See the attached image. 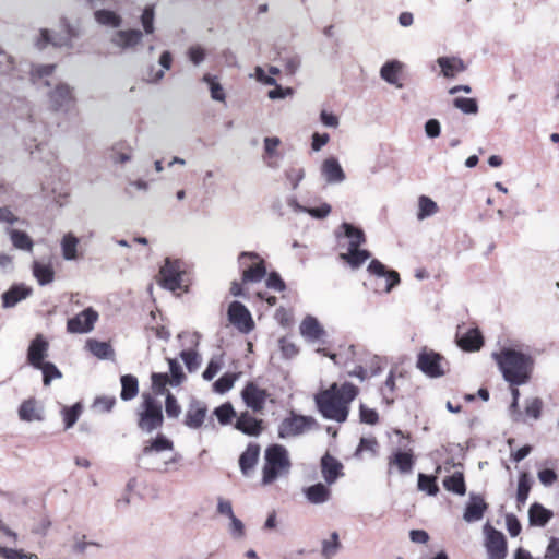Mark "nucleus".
Returning <instances> with one entry per match:
<instances>
[{
	"mask_svg": "<svg viewBox=\"0 0 559 559\" xmlns=\"http://www.w3.org/2000/svg\"><path fill=\"white\" fill-rule=\"evenodd\" d=\"M358 394V389L349 382L342 385L333 383L329 389L319 392L314 401L320 414L330 420L344 423L349 413V404Z\"/></svg>",
	"mask_w": 559,
	"mask_h": 559,
	"instance_id": "obj_1",
	"label": "nucleus"
},
{
	"mask_svg": "<svg viewBox=\"0 0 559 559\" xmlns=\"http://www.w3.org/2000/svg\"><path fill=\"white\" fill-rule=\"evenodd\" d=\"M503 379L511 385L525 384L532 373L533 359L530 355L512 348H502L492 354Z\"/></svg>",
	"mask_w": 559,
	"mask_h": 559,
	"instance_id": "obj_2",
	"label": "nucleus"
},
{
	"mask_svg": "<svg viewBox=\"0 0 559 559\" xmlns=\"http://www.w3.org/2000/svg\"><path fill=\"white\" fill-rule=\"evenodd\" d=\"M292 461L288 450L282 444H271L264 452V465L262 468V485L273 484L281 477L289 475Z\"/></svg>",
	"mask_w": 559,
	"mask_h": 559,
	"instance_id": "obj_3",
	"label": "nucleus"
},
{
	"mask_svg": "<svg viewBox=\"0 0 559 559\" xmlns=\"http://www.w3.org/2000/svg\"><path fill=\"white\" fill-rule=\"evenodd\" d=\"M174 450V442L165 435L158 433L155 438L147 440L141 453L138 455L139 464H144L147 468L159 472H167L170 464H176L180 461L181 455L178 453L173 454L169 459L165 460L162 464H155L152 459L166 451Z\"/></svg>",
	"mask_w": 559,
	"mask_h": 559,
	"instance_id": "obj_4",
	"label": "nucleus"
},
{
	"mask_svg": "<svg viewBox=\"0 0 559 559\" xmlns=\"http://www.w3.org/2000/svg\"><path fill=\"white\" fill-rule=\"evenodd\" d=\"M164 423L162 405L156 399L150 394L142 395V403L138 411V427L146 433L159 429Z\"/></svg>",
	"mask_w": 559,
	"mask_h": 559,
	"instance_id": "obj_5",
	"label": "nucleus"
},
{
	"mask_svg": "<svg viewBox=\"0 0 559 559\" xmlns=\"http://www.w3.org/2000/svg\"><path fill=\"white\" fill-rule=\"evenodd\" d=\"M238 263L242 269L245 283H259L266 275L265 262L257 252L242 251L238 257Z\"/></svg>",
	"mask_w": 559,
	"mask_h": 559,
	"instance_id": "obj_6",
	"label": "nucleus"
},
{
	"mask_svg": "<svg viewBox=\"0 0 559 559\" xmlns=\"http://www.w3.org/2000/svg\"><path fill=\"white\" fill-rule=\"evenodd\" d=\"M317 426V421L311 416L298 415L294 412L286 418H284L278 426V437L281 439H288L301 436L313 427Z\"/></svg>",
	"mask_w": 559,
	"mask_h": 559,
	"instance_id": "obj_7",
	"label": "nucleus"
},
{
	"mask_svg": "<svg viewBox=\"0 0 559 559\" xmlns=\"http://www.w3.org/2000/svg\"><path fill=\"white\" fill-rule=\"evenodd\" d=\"M48 99L50 107L58 112L69 114L75 109L76 97L74 88L67 83L60 82L49 91Z\"/></svg>",
	"mask_w": 559,
	"mask_h": 559,
	"instance_id": "obj_8",
	"label": "nucleus"
},
{
	"mask_svg": "<svg viewBox=\"0 0 559 559\" xmlns=\"http://www.w3.org/2000/svg\"><path fill=\"white\" fill-rule=\"evenodd\" d=\"M484 535L488 559H506L508 548L503 533L486 523L484 525Z\"/></svg>",
	"mask_w": 559,
	"mask_h": 559,
	"instance_id": "obj_9",
	"label": "nucleus"
},
{
	"mask_svg": "<svg viewBox=\"0 0 559 559\" xmlns=\"http://www.w3.org/2000/svg\"><path fill=\"white\" fill-rule=\"evenodd\" d=\"M409 440L401 441L400 447L389 456V473L396 467L401 474H411L415 465L413 449L408 447Z\"/></svg>",
	"mask_w": 559,
	"mask_h": 559,
	"instance_id": "obj_10",
	"label": "nucleus"
},
{
	"mask_svg": "<svg viewBox=\"0 0 559 559\" xmlns=\"http://www.w3.org/2000/svg\"><path fill=\"white\" fill-rule=\"evenodd\" d=\"M79 36V32L67 24L60 34H51L48 29H41L40 36L36 41V46L43 49L46 45L51 44L53 47L72 48V39Z\"/></svg>",
	"mask_w": 559,
	"mask_h": 559,
	"instance_id": "obj_11",
	"label": "nucleus"
},
{
	"mask_svg": "<svg viewBox=\"0 0 559 559\" xmlns=\"http://www.w3.org/2000/svg\"><path fill=\"white\" fill-rule=\"evenodd\" d=\"M160 285L171 292L181 288L182 270L179 260L166 259L165 264L160 267Z\"/></svg>",
	"mask_w": 559,
	"mask_h": 559,
	"instance_id": "obj_12",
	"label": "nucleus"
},
{
	"mask_svg": "<svg viewBox=\"0 0 559 559\" xmlns=\"http://www.w3.org/2000/svg\"><path fill=\"white\" fill-rule=\"evenodd\" d=\"M98 313L93 308H86L67 322L69 333L83 334L94 329Z\"/></svg>",
	"mask_w": 559,
	"mask_h": 559,
	"instance_id": "obj_13",
	"label": "nucleus"
},
{
	"mask_svg": "<svg viewBox=\"0 0 559 559\" xmlns=\"http://www.w3.org/2000/svg\"><path fill=\"white\" fill-rule=\"evenodd\" d=\"M228 320L242 333H249L254 326L249 310L239 301H233L229 305Z\"/></svg>",
	"mask_w": 559,
	"mask_h": 559,
	"instance_id": "obj_14",
	"label": "nucleus"
},
{
	"mask_svg": "<svg viewBox=\"0 0 559 559\" xmlns=\"http://www.w3.org/2000/svg\"><path fill=\"white\" fill-rule=\"evenodd\" d=\"M206 415V404L197 397H191L185 414L183 424L190 429H199L204 424Z\"/></svg>",
	"mask_w": 559,
	"mask_h": 559,
	"instance_id": "obj_15",
	"label": "nucleus"
},
{
	"mask_svg": "<svg viewBox=\"0 0 559 559\" xmlns=\"http://www.w3.org/2000/svg\"><path fill=\"white\" fill-rule=\"evenodd\" d=\"M442 357L432 350H423L418 355L417 367L430 378H439L444 374L441 367Z\"/></svg>",
	"mask_w": 559,
	"mask_h": 559,
	"instance_id": "obj_16",
	"label": "nucleus"
},
{
	"mask_svg": "<svg viewBox=\"0 0 559 559\" xmlns=\"http://www.w3.org/2000/svg\"><path fill=\"white\" fill-rule=\"evenodd\" d=\"M49 343L43 334H37L29 343L27 349V362L35 369L45 364L48 357Z\"/></svg>",
	"mask_w": 559,
	"mask_h": 559,
	"instance_id": "obj_17",
	"label": "nucleus"
},
{
	"mask_svg": "<svg viewBox=\"0 0 559 559\" xmlns=\"http://www.w3.org/2000/svg\"><path fill=\"white\" fill-rule=\"evenodd\" d=\"M241 396L248 407L259 412L264 407L267 393L265 390L260 389L253 382H250L243 388Z\"/></svg>",
	"mask_w": 559,
	"mask_h": 559,
	"instance_id": "obj_18",
	"label": "nucleus"
},
{
	"mask_svg": "<svg viewBox=\"0 0 559 559\" xmlns=\"http://www.w3.org/2000/svg\"><path fill=\"white\" fill-rule=\"evenodd\" d=\"M368 272L381 278H385L384 293H390L393 287L400 283V275L396 271L386 270L385 265L379 260H371L368 265Z\"/></svg>",
	"mask_w": 559,
	"mask_h": 559,
	"instance_id": "obj_19",
	"label": "nucleus"
},
{
	"mask_svg": "<svg viewBox=\"0 0 559 559\" xmlns=\"http://www.w3.org/2000/svg\"><path fill=\"white\" fill-rule=\"evenodd\" d=\"M321 175L330 185L341 183L345 180V173L335 157H329L321 165Z\"/></svg>",
	"mask_w": 559,
	"mask_h": 559,
	"instance_id": "obj_20",
	"label": "nucleus"
},
{
	"mask_svg": "<svg viewBox=\"0 0 559 559\" xmlns=\"http://www.w3.org/2000/svg\"><path fill=\"white\" fill-rule=\"evenodd\" d=\"M143 34L140 29L117 31L110 41L120 49H129L141 43Z\"/></svg>",
	"mask_w": 559,
	"mask_h": 559,
	"instance_id": "obj_21",
	"label": "nucleus"
},
{
	"mask_svg": "<svg viewBox=\"0 0 559 559\" xmlns=\"http://www.w3.org/2000/svg\"><path fill=\"white\" fill-rule=\"evenodd\" d=\"M340 229H342L343 233L336 231L335 236L338 240L342 237L348 239L347 248L355 249L356 247H360L361 245H364L366 242V235L361 228H359L350 223L344 222L340 226Z\"/></svg>",
	"mask_w": 559,
	"mask_h": 559,
	"instance_id": "obj_22",
	"label": "nucleus"
},
{
	"mask_svg": "<svg viewBox=\"0 0 559 559\" xmlns=\"http://www.w3.org/2000/svg\"><path fill=\"white\" fill-rule=\"evenodd\" d=\"M343 465L335 457L329 453L324 454L321 459V472L328 485L334 484L338 477L343 475Z\"/></svg>",
	"mask_w": 559,
	"mask_h": 559,
	"instance_id": "obj_23",
	"label": "nucleus"
},
{
	"mask_svg": "<svg viewBox=\"0 0 559 559\" xmlns=\"http://www.w3.org/2000/svg\"><path fill=\"white\" fill-rule=\"evenodd\" d=\"M488 506L485 500L475 493H471L469 501L466 504L463 519L467 523L477 522L483 519Z\"/></svg>",
	"mask_w": 559,
	"mask_h": 559,
	"instance_id": "obj_24",
	"label": "nucleus"
},
{
	"mask_svg": "<svg viewBox=\"0 0 559 559\" xmlns=\"http://www.w3.org/2000/svg\"><path fill=\"white\" fill-rule=\"evenodd\" d=\"M19 417L23 421H43L45 419L44 408L37 400H25L19 407Z\"/></svg>",
	"mask_w": 559,
	"mask_h": 559,
	"instance_id": "obj_25",
	"label": "nucleus"
},
{
	"mask_svg": "<svg viewBox=\"0 0 559 559\" xmlns=\"http://www.w3.org/2000/svg\"><path fill=\"white\" fill-rule=\"evenodd\" d=\"M456 341L461 348L467 352L480 349L484 344V338L478 329H468L465 333H456Z\"/></svg>",
	"mask_w": 559,
	"mask_h": 559,
	"instance_id": "obj_26",
	"label": "nucleus"
},
{
	"mask_svg": "<svg viewBox=\"0 0 559 559\" xmlns=\"http://www.w3.org/2000/svg\"><path fill=\"white\" fill-rule=\"evenodd\" d=\"M437 63L441 69L442 75L447 79H453L466 70V64L459 57H439Z\"/></svg>",
	"mask_w": 559,
	"mask_h": 559,
	"instance_id": "obj_27",
	"label": "nucleus"
},
{
	"mask_svg": "<svg viewBox=\"0 0 559 559\" xmlns=\"http://www.w3.org/2000/svg\"><path fill=\"white\" fill-rule=\"evenodd\" d=\"M32 294V288L23 284L13 285L2 294V307L12 308Z\"/></svg>",
	"mask_w": 559,
	"mask_h": 559,
	"instance_id": "obj_28",
	"label": "nucleus"
},
{
	"mask_svg": "<svg viewBox=\"0 0 559 559\" xmlns=\"http://www.w3.org/2000/svg\"><path fill=\"white\" fill-rule=\"evenodd\" d=\"M403 63L399 60H390L385 62L380 69V76L386 83L394 85L396 88H402L403 84L399 80L402 72Z\"/></svg>",
	"mask_w": 559,
	"mask_h": 559,
	"instance_id": "obj_29",
	"label": "nucleus"
},
{
	"mask_svg": "<svg viewBox=\"0 0 559 559\" xmlns=\"http://www.w3.org/2000/svg\"><path fill=\"white\" fill-rule=\"evenodd\" d=\"M299 330L300 334L309 342H316L325 334L319 321L312 316H307L302 320Z\"/></svg>",
	"mask_w": 559,
	"mask_h": 559,
	"instance_id": "obj_30",
	"label": "nucleus"
},
{
	"mask_svg": "<svg viewBox=\"0 0 559 559\" xmlns=\"http://www.w3.org/2000/svg\"><path fill=\"white\" fill-rule=\"evenodd\" d=\"M260 455V447L257 443H249L247 449L241 453L239 457V466L243 475H248L249 472L258 463Z\"/></svg>",
	"mask_w": 559,
	"mask_h": 559,
	"instance_id": "obj_31",
	"label": "nucleus"
},
{
	"mask_svg": "<svg viewBox=\"0 0 559 559\" xmlns=\"http://www.w3.org/2000/svg\"><path fill=\"white\" fill-rule=\"evenodd\" d=\"M261 423V420L251 416L249 413H242L237 418L235 427L248 436H258L262 430Z\"/></svg>",
	"mask_w": 559,
	"mask_h": 559,
	"instance_id": "obj_32",
	"label": "nucleus"
},
{
	"mask_svg": "<svg viewBox=\"0 0 559 559\" xmlns=\"http://www.w3.org/2000/svg\"><path fill=\"white\" fill-rule=\"evenodd\" d=\"M370 257V252L360 247L347 248V252L340 254V259L348 263L352 269L360 267Z\"/></svg>",
	"mask_w": 559,
	"mask_h": 559,
	"instance_id": "obj_33",
	"label": "nucleus"
},
{
	"mask_svg": "<svg viewBox=\"0 0 559 559\" xmlns=\"http://www.w3.org/2000/svg\"><path fill=\"white\" fill-rule=\"evenodd\" d=\"M307 500L313 504H321L330 499L331 491L322 483L314 484L305 489Z\"/></svg>",
	"mask_w": 559,
	"mask_h": 559,
	"instance_id": "obj_34",
	"label": "nucleus"
},
{
	"mask_svg": "<svg viewBox=\"0 0 559 559\" xmlns=\"http://www.w3.org/2000/svg\"><path fill=\"white\" fill-rule=\"evenodd\" d=\"M552 518V512L540 503H533L528 510V519L531 525L545 526Z\"/></svg>",
	"mask_w": 559,
	"mask_h": 559,
	"instance_id": "obj_35",
	"label": "nucleus"
},
{
	"mask_svg": "<svg viewBox=\"0 0 559 559\" xmlns=\"http://www.w3.org/2000/svg\"><path fill=\"white\" fill-rule=\"evenodd\" d=\"M121 392L120 399L122 401H131L139 393V381L133 374H123L120 378Z\"/></svg>",
	"mask_w": 559,
	"mask_h": 559,
	"instance_id": "obj_36",
	"label": "nucleus"
},
{
	"mask_svg": "<svg viewBox=\"0 0 559 559\" xmlns=\"http://www.w3.org/2000/svg\"><path fill=\"white\" fill-rule=\"evenodd\" d=\"M80 240L72 233L66 234L61 239L62 258L66 261H73L78 259V247Z\"/></svg>",
	"mask_w": 559,
	"mask_h": 559,
	"instance_id": "obj_37",
	"label": "nucleus"
},
{
	"mask_svg": "<svg viewBox=\"0 0 559 559\" xmlns=\"http://www.w3.org/2000/svg\"><path fill=\"white\" fill-rule=\"evenodd\" d=\"M33 275L41 286L48 285L55 280V271L49 263L34 261Z\"/></svg>",
	"mask_w": 559,
	"mask_h": 559,
	"instance_id": "obj_38",
	"label": "nucleus"
},
{
	"mask_svg": "<svg viewBox=\"0 0 559 559\" xmlns=\"http://www.w3.org/2000/svg\"><path fill=\"white\" fill-rule=\"evenodd\" d=\"M86 347L99 359H111L115 355L114 348L107 342L91 338L86 342Z\"/></svg>",
	"mask_w": 559,
	"mask_h": 559,
	"instance_id": "obj_39",
	"label": "nucleus"
},
{
	"mask_svg": "<svg viewBox=\"0 0 559 559\" xmlns=\"http://www.w3.org/2000/svg\"><path fill=\"white\" fill-rule=\"evenodd\" d=\"M7 233L10 236L12 245L14 248L24 251H32L33 249V240L25 233L13 228H7Z\"/></svg>",
	"mask_w": 559,
	"mask_h": 559,
	"instance_id": "obj_40",
	"label": "nucleus"
},
{
	"mask_svg": "<svg viewBox=\"0 0 559 559\" xmlns=\"http://www.w3.org/2000/svg\"><path fill=\"white\" fill-rule=\"evenodd\" d=\"M443 486L448 491L459 496H464L466 492L464 476L461 472H455L454 474L445 477L443 479Z\"/></svg>",
	"mask_w": 559,
	"mask_h": 559,
	"instance_id": "obj_41",
	"label": "nucleus"
},
{
	"mask_svg": "<svg viewBox=\"0 0 559 559\" xmlns=\"http://www.w3.org/2000/svg\"><path fill=\"white\" fill-rule=\"evenodd\" d=\"M94 16L96 22L104 26L118 28L122 24L121 16L110 10H97L95 11Z\"/></svg>",
	"mask_w": 559,
	"mask_h": 559,
	"instance_id": "obj_42",
	"label": "nucleus"
},
{
	"mask_svg": "<svg viewBox=\"0 0 559 559\" xmlns=\"http://www.w3.org/2000/svg\"><path fill=\"white\" fill-rule=\"evenodd\" d=\"M532 483L533 481L526 472L520 474L516 490V502L519 507L526 503L532 488Z\"/></svg>",
	"mask_w": 559,
	"mask_h": 559,
	"instance_id": "obj_43",
	"label": "nucleus"
},
{
	"mask_svg": "<svg viewBox=\"0 0 559 559\" xmlns=\"http://www.w3.org/2000/svg\"><path fill=\"white\" fill-rule=\"evenodd\" d=\"M82 412L83 406L81 403H75L72 406H63L61 408V416L64 423L66 430L72 428L75 425Z\"/></svg>",
	"mask_w": 559,
	"mask_h": 559,
	"instance_id": "obj_44",
	"label": "nucleus"
},
{
	"mask_svg": "<svg viewBox=\"0 0 559 559\" xmlns=\"http://www.w3.org/2000/svg\"><path fill=\"white\" fill-rule=\"evenodd\" d=\"M438 212L437 203L427 195H420L418 199V213L417 218L423 221L427 217L435 215Z\"/></svg>",
	"mask_w": 559,
	"mask_h": 559,
	"instance_id": "obj_45",
	"label": "nucleus"
},
{
	"mask_svg": "<svg viewBox=\"0 0 559 559\" xmlns=\"http://www.w3.org/2000/svg\"><path fill=\"white\" fill-rule=\"evenodd\" d=\"M340 547L338 534L333 532L329 538L322 540L321 555L325 559H332L337 554Z\"/></svg>",
	"mask_w": 559,
	"mask_h": 559,
	"instance_id": "obj_46",
	"label": "nucleus"
},
{
	"mask_svg": "<svg viewBox=\"0 0 559 559\" xmlns=\"http://www.w3.org/2000/svg\"><path fill=\"white\" fill-rule=\"evenodd\" d=\"M202 81L209 85L212 99L216 102H225L226 95L224 88L215 75L206 73L203 75Z\"/></svg>",
	"mask_w": 559,
	"mask_h": 559,
	"instance_id": "obj_47",
	"label": "nucleus"
},
{
	"mask_svg": "<svg viewBox=\"0 0 559 559\" xmlns=\"http://www.w3.org/2000/svg\"><path fill=\"white\" fill-rule=\"evenodd\" d=\"M453 106L465 115H476L478 112V104L475 98L456 97L453 99Z\"/></svg>",
	"mask_w": 559,
	"mask_h": 559,
	"instance_id": "obj_48",
	"label": "nucleus"
},
{
	"mask_svg": "<svg viewBox=\"0 0 559 559\" xmlns=\"http://www.w3.org/2000/svg\"><path fill=\"white\" fill-rule=\"evenodd\" d=\"M418 489L420 491L427 492L429 496H436L439 492V487L436 483V477L419 473Z\"/></svg>",
	"mask_w": 559,
	"mask_h": 559,
	"instance_id": "obj_49",
	"label": "nucleus"
},
{
	"mask_svg": "<svg viewBox=\"0 0 559 559\" xmlns=\"http://www.w3.org/2000/svg\"><path fill=\"white\" fill-rule=\"evenodd\" d=\"M152 389L157 395H163L166 392L167 384L171 385L170 378L167 373L153 372L151 376Z\"/></svg>",
	"mask_w": 559,
	"mask_h": 559,
	"instance_id": "obj_50",
	"label": "nucleus"
},
{
	"mask_svg": "<svg viewBox=\"0 0 559 559\" xmlns=\"http://www.w3.org/2000/svg\"><path fill=\"white\" fill-rule=\"evenodd\" d=\"M37 369L43 372V383L44 385H49L52 380L62 378L61 371L57 368V366L52 362L46 361L38 367Z\"/></svg>",
	"mask_w": 559,
	"mask_h": 559,
	"instance_id": "obj_51",
	"label": "nucleus"
},
{
	"mask_svg": "<svg viewBox=\"0 0 559 559\" xmlns=\"http://www.w3.org/2000/svg\"><path fill=\"white\" fill-rule=\"evenodd\" d=\"M236 380H237L236 373H225L214 382V384H213L214 391L219 394H224L233 389Z\"/></svg>",
	"mask_w": 559,
	"mask_h": 559,
	"instance_id": "obj_52",
	"label": "nucleus"
},
{
	"mask_svg": "<svg viewBox=\"0 0 559 559\" xmlns=\"http://www.w3.org/2000/svg\"><path fill=\"white\" fill-rule=\"evenodd\" d=\"M56 69L55 64H35L31 70V80L38 83L41 80L50 76Z\"/></svg>",
	"mask_w": 559,
	"mask_h": 559,
	"instance_id": "obj_53",
	"label": "nucleus"
},
{
	"mask_svg": "<svg viewBox=\"0 0 559 559\" xmlns=\"http://www.w3.org/2000/svg\"><path fill=\"white\" fill-rule=\"evenodd\" d=\"M395 390V377L393 370L390 371V373L386 377L385 382L380 389L381 395L383 401L391 405L394 402L393 393Z\"/></svg>",
	"mask_w": 559,
	"mask_h": 559,
	"instance_id": "obj_54",
	"label": "nucleus"
},
{
	"mask_svg": "<svg viewBox=\"0 0 559 559\" xmlns=\"http://www.w3.org/2000/svg\"><path fill=\"white\" fill-rule=\"evenodd\" d=\"M214 415L222 425H227L236 416V412L230 403H224L214 409Z\"/></svg>",
	"mask_w": 559,
	"mask_h": 559,
	"instance_id": "obj_55",
	"label": "nucleus"
},
{
	"mask_svg": "<svg viewBox=\"0 0 559 559\" xmlns=\"http://www.w3.org/2000/svg\"><path fill=\"white\" fill-rule=\"evenodd\" d=\"M180 357L189 372H194L201 365V357L195 350H182Z\"/></svg>",
	"mask_w": 559,
	"mask_h": 559,
	"instance_id": "obj_56",
	"label": "nucleus"
},
{
	"mask_svg": "<svg viewBox=\"0 0 559 559\" xmlns=\"http://www.w3.org/2000/svg\"><path fill=\"white\" fill-rule=\"evenodd\" d=\"M165 412L168 418H178L181 414V406L179 405L176 396L167 391L165 399Z\"/></svg>",
	"mask_w": 559,
	"mask_h": 559,
	"instance_id": "obj_57",
	"label": "nucleus"
},
{
	"mask_svg": "<svg viewBox=\"0 0 559 559\" xmlns=\"http://www.w3.org/2000/svg\"><path fill=\"white\" fill-rule=\"evenodd\" d=\"M167 361L169 365V378L171 381V386H177L182 383V381L186 379V376L182 371L180 364L176 359L168 358Z\"/></svg>",
	"mask_w": 559,
	"mask_h": 559,
	"instance_id": "obj_58",
	"label": "nucleus"
},
{
	"mask_svg": "<svg viewBox=\"0 0 559 559\" xmlns=\"http://www.w3.org/2000/svg\"><path fill=\"white\" fill-rule=\"evenodd\" d=\"M543 409V401L539 397H532L525 401V415L535 420L539 419Z\"/></svg>",
	"mask_w": 559,
	"mask_h": 559,
	"instance_id": "obj_59",
	"label": "nucleus"
},
{
	"mask_svg": "<svg viewBox=\"0 0 559 559\" xmlns=\"http://www.w3.org/2000/svg\"><path fill=\"white\" fill-rule=\"evenodd\" d=\"M286 180L290 183L292 189L296 190L305 178V170L301 167H289L284 171Z\"/></svg>",
	"mask_w": 559,
	"mask_h": 559,
	"instance_id": "obj_60",
	"label": "nucleus"
},
{
	"mask_svg": "<svg viewBox=\"0 0 559 559\" xmlns=\"http://www.w3.org/2000/svg\"><path fill=\"white\" fill-rule=\"evenodd\" d=\"M15 69V62L12 56L0 47V75H9Z\"/></svg>",
	"mask_w": 559,
	"mask_h": 559,
	"instance_id": "obj_61",
	"label": "nucleus"
},
{
	"mask_svg": "<svg viewBox=\"0 0 559 559\" xmlns=\"http://www.w3.org/2000/svg\"><path fill=\"white\" fill-rule=\"evenodd\" d=\"M0 556L5 559H38V556L35 554H25L22 550L7 547H0Z\"/></svg>",
	"mask_w": 559,
	"mask_h": 559,
	"instance_id": "obj_62",
	"label": "nucleus"
},
{
	"mask_svg": "<svg viewBox=\"0 0 559 559\" xmlns=\"http://www.w3.org/2000/svg\"><path fill=\"white\" fill-rule=\"evenodd\" d=\"M154 8L146 7L141 15L142 26L146 34H152L154 32Z\"/></svg>",
	"mask_w": 559,
	"mask_h": 559,
	"instance_id": "obj_63",
	"label": "nucleus"
},
{
	"mask_svg": "<svg viewBox=\"0 0 559 559\" xmlns=\"http://www.w3.org/2000/svg\"><path fill=\"white\" fill-rule=\"evenodd\" d=\"M359 416H360V421L368 424V425H374L378 423V419H379V416H378V413L376 412V409L369 408V407L365 406L364 404H361L359 407Z\"/></svg>",
	"mask_w": 559,
	"mask_h": 559,
	"instance_id": "obj_64",
	"label": "nucleus"
}]
</instances>
